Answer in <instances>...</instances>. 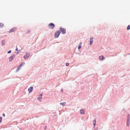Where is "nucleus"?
<instances>
[{
  "mask_svg": "<svg viewBox=\"0 0 130 130\" xmlns=\"http://www.w3.org/2000/svg\"><path fill=\"white\" fill-rule=\"evenodd\" d=\"M15 50H16V51H18V48H17H17H16V49H15Z\"/></svg>",
  "mask_w": 130,
  "mask_h": 130,
  "instance_id": "nucleus-28",
  "label": "nucleus"
},
{
  "mask_svg": "<svg viewBox=\"0 0 130 130\" xmlns=\"http://www.w3.org/2000/svg\"><path fill=\"white\" fill-rule=\"evenodd\" d=\"M100 59L101 60H103L105 59L104 57L103 56H101L99 57Z\"/></svg>",
  "mask_w": 130,
  "mask_h": 130,
  "instance_id": "nucleus-10",
  "label": "nucleus"
},
{
  "mask_svg": "<svg viewBox=\"0 0 130 130\" xmlns=\"http://www.w3.org/2000/svg\"><path fill=\"white\" fill-rule=\"evenodd\" d=\"M127 30H129L130 29V25H129L127 27Z\"/></svg>",
  "mask_w": 130,
  "mask_h": 130,
  "instance_id": "nucleus-18",
  "label": "nucleus"
},
{
  "mask_svg": "<svg viewBox=\"0 0 130 130\" xmlns=\"http://www.w3.org/2000/svg\"><path fill=\"white\" fill-rule=\"evenodd\" d=\"M80 113L81 114H84L85 113L84 110L83 109H81L80 110Z\"/></svg>",
  "mask_w": 130,
  "mask_h": 130,
  "instance_id": "nucleus-11",
  "label": "nucleus"
},
{
  "mask_svg": "<svg viewBox=\"0 0 130 130\" xmlns=\"http://www.w3.org/2000/svg\"><path fill=\"white\" fill-rule=\"evenodd\" d=\"M5 44V41L4 40H3L2 41V45Z\"/></svg>",
  "mask_w": 130,
  "mask_h": 130,
  "instance_id": "nucleus-14",
  "label": "nucleus"
},
{
  "mask_svg": "<svg viewBox=\"0 0 130 130\" xmlns=\"http://www.w3.org/2000/svg\"><path fill=\"white\" fill-rule=\"evenodd\" d=\"M11 50H10V51H9L8 52V53H11Z\"/></svg>",
  "mask_w": 130,
  "mask_h": 130,
  "instance_id": "nucleus-24",
  "label": "nucleus"
},
{
  "mask_svg": "<svg viewBox=\"0 0 130 130\" xmlns=\"http://www.w3.org/2000/svg\"><path fill=\"white\" fill-rule=\"evenodd\" d=\"M2 118L1 117H0V123H1L2 121Z\"/></svg>",
  "mask_w": 130,
  "mask_h": 130,
  "instance_id": "nucleus-22",
  "label": "nucleus"
},
{
  "mask_svg": "<svg viewBox=\"0 0 130 130\" xmlns=\"http://www.w3.org/2000/svg\"><path fill=\"white\" fill-rule=\"evenodd\" d=\"M33 89L32 87H30L29 89H28V90L29 93H30L32 91Z\"/></svg>",
  "mask_w": 130,
  "mask_h": 130,
  "instance_id": "nucleus-6",
  "label": "nucleus"
},
{
  "mask_svg": "<svg viewBox=\"0 0 130 130\" xmlns=\"http://www.w3.org/2000/svg\"><path fill=\"white\" fill-rule=\"evenodd\" d=\"M60 34V31L59 30L57 31L55 33L54 36L56 38H58Z\"/></svg>",
  "mask_w": 130,
  "mask_h": 130,
  "instance_id": "nucleus-1",
  "label": "nucleus"
},
{
  "mask_svg": "<svg viewBox=\"0 0 130 130\" xmlns=\"http://www.w3.org/2000/svg\"><path fill=\"white\" fill-rule=\"evenodd\" d=\"M15 57V56L14 55H13L12 56H11L9 58V61H11Z\"/></svg>",
  "mask_w": 130,
  "mask_h": 130,
  "instance_id": "nucleus-7",
  "label": "nucleus"
},
{
  "mask_svg": "<svg viewBox=\"0 0 130 130\" xmlns=\"http://www.w3.org/2000/svg\"><path fill=\"white\" fill-rule=\"evenodd\" d=\"M24 64L25 63L23 62V63H22L20 65L21 66V67L23 65V64Z\"/></svg>",
  "mask_w": 130,
  "mask_h": 130,
  "instance_id": "nucleus-20",
  "label": "nucleus"
},
{
  "mask_svg": "<svg viewBox=\"0 0 130 130\" xmlns=\"http://www.w3.org/2000/svg\"><path fill=\"white\" fill-rule=\"evenodd\" d=\"M4 26V24L3 23H0V27H2Z\"/></svg>",
  "mask_w": 130,
  "mask_h": 130,
  "instance_id": "nucleus-15",
  "label": "nucleus"
},
{
  "mask_svg": "<svg viewBox=\"0 0 130 130\" xmlns=\"http://www.w3.org/2000/svg\"><path fill=\"white\" fill-rule=\"evenodd\" d=\"M96 120L95 119L93 121V125L95 126L96 124Z\"/></svg>",
  "mask_w": 130,
  "mask_h": 130,
  "instance_id": "nucleus-16",
  "label": "nucleus"
},
{
  "mask_svg": "<svg viewBox=\"0 0 130 130\" xmlns=\"http://www.w3.org/2000/svg\"><path fill=\"white\" fill-rule=\"evenodd\" d=\"M69 63H66V66H68L69 65Z\"/></svg>",
  "mask_w": 130,
  "mask_h": 130,
  "instance_id": "nucleus-23",
  "label": "nucleus"
},
{
  "mask_svg": "<svg viewBox=\"0 0 130 130\" xmlns=\"http://www.w3.org/2000/svg\"><path fill=\"white\" fill-rule=\"evenodd\" d=\"M29 56V53H27L25 55L24 57V58L25 59H26L28 58Z\"/></svg>",
  "mask_w": 130,
  "mask_h": 130,
  "instance_id": "nucleus-5",
  "label": "nucleus"
},
{
  "mask_svg": "<svg viewBox=\"0 0 130 130\" xmlns=\"http://www.w3.org/2000/svg\"><path fill=\"white\" fill-rule=\"evenodd\" d=\"M61 91L62 92H63V89H61Z\"/></svg>",
  "mask_w": 130,
  "mask_h": 130,
  "instance_id": "nucleus-27",
  "label": "nucleus"
},
{
  "mask_svg": "<svg viewBox=\"0 0 130 130\" xmlns=\"http://www.w3.org/2000/svg\"><path fill=\"white\" fill-rule=\"evenodd\" d=\"M130 119V116H129V115H128V116H127V120H128V119H129V121Z\"/></svg>",
  "mask_w": 130,
  "mask_h": 130,
  "instance_id": "nucleus-21",
  "label": "nucleus"
},
{
  "mask_svg": "<svg viewBox=\"0 0 130 130\" xmlns=\"http://www.w3.org/2000/svg\"><path fill=\"white\" fill-rule=\"evenodd\" d=\"M30 31L29 30H28L27 31V33H29V32Z\"/></svg>",
  "mask_w": 130,
  "mask_h": 130,
  "instance_id": "nucleus-25",
  "label": "nucleus"
},
{
  "mask_svg": "<svg viewBox=\"0 0 130 130\" xmlns=\"http://www.w3.org/2000/svg\"><path fill=\"white\" fill-rule=\"evenodd\" d=\"M46 127H45V129H46Z\"/></svg>",
  "mask_w": 130,
  "mask_h": 130,
  "instance_id": "nucleus-29",
  "label": "nucleus"
},
{
  "mask_svg": "<svg viewBox=\"0 0 130 130\" xmlns=\"http://www.w3.org/2000/svg\"><path fill=\"white\" fill-rule=\"evenodd\" d=\"M60 30L62 32L63 34H64L65 33L66 30L65 29L61 27H60Z\"/></svg>",
  "mask_w": 130,
  "mask_h": 130,
  "instance_id": "nucleus-4",
  "label": "nucleus"
},
{
  "mask_svg": "<svg viewBox=\"0 0 130 130\" xmlns=\"http://www.w3.org/2000/svg\"><path fill=\"white\" fill-rule=\"evenodd\" d=\"M66 104V102H64L63 103H60V105H61L63 106L65 104Z\"/></svg>",
  "mask_w": 130,
  "mask_h": 130,
  "instance_id": "nucleus-17",
  "label": "nucleus"
},
{
  "mask_svg": "<svg viewBox=\"0 0 130 130\" xmlns=\"http://www.w3.org/2000/svg\"><path fill=\"white\" fill-rule=\"evenodd\" d=\"M42 94H41L40 95V97L39 98H37V99L39 100L40 101H41V99H42Z\"/></svg>",
  "mask_w": 130,
  "mask_h": 130,
  "instance_id": "nucleus-9",
  "label": "nucleus"
},
{
  "mask_svg": "<svg viewBox=\"0 0 130 130\" xmlns=\"http://www.w3.org/2000/svg\"><path fill=\"white\" fill-rule=\"evenodd\" d=\"M17 29L15 27H13L8 32L9 33H11L12 32H14Z\"/></svg>",
  "mask_w": 130,
  "mask_h": 130,
  "instance_id": "nucleus-3",
  "label": "nucleus"
},
{
  "mask_svg": "<svg viewBox=\"0 0 130 130\" xmlns=\"http://www.w3.org/2000/svg\"><path fill=\"white\" fill-rule=\"evenodd\" d=\"M21 67V66L20 65H19L17 69V71H18L20 69Z\"/></svg>",
  "mask_w": 130,
  "mask_h": 130,
  "instance_id": "nucleus-19",
  "label": "nucleus"
},
{
  "mask_svg": "<svg viewBox=\"0 0 130 130\" xmlns=\"http://www.w3.org/2000/svg\"><path fill=\"white\" fill-rule=\"evenodd\" d=\"M129 123H130V121H129V119H128V120H127V125L128 126H129Z\"/></svg>",
  "mask_w": 130,
  "mask_h": 130,
  "instance_id": "nucleus-12",
  "label": "nucleus"
},
{
  "mask_svg": "<svg viewBox=\"0 0 130 130\" xmlns=\"http://www.w3.org/2000/svg\"><path fill=\"white\" fill-rule=\"evenodd\" d=\"M93 42V38H91L90 39V43L89 44L90 45H91V44Z\"/></svg>",
  "mask_w": 130,
  "mask_h": 130,
  "instance_id": "nucleus-8",
  "label": "nucleus"
},
{
  "mask_svg": "<svg viewBox=\"0 0 130 130\" xmlns=\"http://www.w3.org/2000/svg\"><path fill=\"white\" fill-rule=\"evenodd\" d=\"M55 25L53 23H51L48 25V27L50 29H53L55 27Z\"/></svg>",
  "mask_w": 130,
  "mask_h": 130,
  "instance_id": "nucleus-2",
  "label": "nucleus"
},
{
  "mask_svg": "<svg viewBox=\"0 0 130 130\" xmlns=\"http://www.w3.org/2000/svg\"><path fill=\"white\" fill-rule=\"evenodd\" d=\"M82 44V43H80L78 45V49H80L81 47V45Z\"/></svg>",
  "mask_w": 130,
  "mask_h": 130,
  "instance_id": "nucleus-13",
  "label": "nucleus"
},
{
  "mask_svg": "<svg viewBox=\"0 0 130 130\" xmlns=\"http://www.w3.org/2000/svg\"><path fill=\"white\" fill-rule=\"evenodd\" d=\"M3 116L4 117H5V115L4 113H3Z\"/></svg>",
  "mask_w": 130,
  "mask_h": 130,
  "instance_id": "nucleus-26",
  "label": "nucleus"
}]
</instances>
